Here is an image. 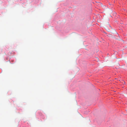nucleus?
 I'll list each match as a JSON object with an SVG mask.
<instances>
[{"label": "nucleus", "instance_id": "1", "mask_svg": "<svg viewBox=\"0 0 127 127\" xmlns=\"http://www.w3.org/2000/svg\"><path fill=\"white\" fill-rule=\"evenodd\" d=\"M106 28V29H107V28Z\"/></svg>", "mask_w": 127, "mask_h": 127}, {"label": "nucleus", "instance_id": "2", "mask_svg": "<svg viewBox=\"0 0 127 127\" xmlns=\"http://www.w3.org/2000/svg\"><path fill=\"white\" fill-rule=\"evenodd\" d=\"M106 28V29H107V28Z\"/></svg>", "mask_w": 127, "mask_h": 127}, {"label": "nucleus", "instance_id": "3", "mask_svg": "<svg viewBox=\"0 0 127 127\" xmlns=\"http://www.w3.org/2000/svg\"><path fill=\"white\" fill-rule=\"evenodd\" d=\"M106 28V29H107V28Z\"/></svg>", "mask_w": 127, "mask_h": 127}]
</instances>
